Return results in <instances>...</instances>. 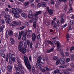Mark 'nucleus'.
<instances>
[{"mask_svg":"<svg viewBox=\"0 0 74 74\" xmlns=\"http://www.w3.org/2000/svg\"><path fill=\"white\" fill-rule=\"evenodd\" d=\"M60 63V60H57L56 61V65H58V64H59V63Z\"/></svg>","mask_w":74,"mask_h":74,"instance_id":"41","label":"nucleus"},{"mask_svg":"<svg viewBox=\"0 0 74 74\" xmlns=\"http://www.w3.org/2000/svg\"><path fill=\"white\" fill-rule=\"evenodd\" d=\"M61 51H60V53H61V55L63 57H64V53H63L62 52V49L61 50Z\"/></svg>","mask_w":74,"mask_h":74,"instance_id":"34","label":"nucleus"},{"mask_svg":"<svg viewBox=\"0 0 74 74\" xmlns=\"http://www.w3.org/2000/svg\"><path fill=\"white\" fill-rule=\"evenodd\" d=\"M9 59H11L12 62H15V55L14 54H11L10 53L8 55Z\"/></svg>","mask_w":74,"mask_h":74,"instance_id":"3","label":"nucleus"},{"mask_svg":"<svg viewBox=\"0 0 74 74\" xmlns=\"http://www.w3.org/2000/svg\"><path fill=\"white\" fill-rule=\"evenodd\" d=\"M64 20L63 18H61V20H60L61 23H64Z\"/></svg>","mask_w":74,"mask_h":74,"instance_id":"33","label":"nucleus"},{"mask_svg":"<svg viewBox=\"0 0 74 74\" xmlns=\"http://www.w3.org/2000/svg\"><path fill=\"white\" fill-rule=\"evenodd\" d=\"M40 63L38 62V63H36V68H38V69H40V68H41L42 65L41 64H40Z\"/></svg>","mask_w":74,"mask_h":74,"instance_id":"12","label":"nucleus"},{"mask_svg":"<svg viewBox=\"0 0 74 74\" xmlns=\"http://www.w3.org/2000/svg\"><path fill=\"white\" fill-rule=\"evenodd\" d=\"M36 22H35L33 24V26L34 27L36 28Z\"/></svg>","mask_w":74,"mask_h":74,"instance_id":"46","label":"nucleus"},{"mask_svg":"<svg viewBox=\"0 0 74 74\" xmlns=\"http://www.w3.org/2000/svg\"><path fill=\"white\" fill-rule=\"evenodd\" d=\"M0 22L2 24H4L5 22L4 20H1Z\"/></svg>","mask_w":74,"mask_h":74,"instance_id":"43","label":"nucleus"},{"mask_svg":"<svg viewBox=\"0 0 74 74\" xmlns=\"http://www.w3.org/2000/svg\"><path fill=\"white\" fill-rule=\"evenodd\" d=\"M45 71H50V69L48 68L47 67H45L44 68Z\"/></svg>","mask_w":74,"mask_h":74,"instance_id":"28","label":"nucleus"},{"mask_svg":"<svg viewBox=\"0 0 74 74\" xmlns=\"http://www.w3.org/2000/svg\"><path fill=\"white\" fill-rule=\"evenodd\" d=\"M0 53L1 54V55H3V54H4V51L2 50H1L0 51Z\"/></svg>","mask_w":74,"mask_h":74,"instance_id":"39","label":"nucleus"},{"mask_svg":"<svg viewBox=\"0 0 74 74\" xmlns=\"http://www.w3.org/2000/svg\"><path fill=\"white\" fill-rule=\"evenodd\" d=\"M71 58L72 60H74V55H71Z\"/></svg>","mask_w":74,"mask_h":74,"instance_id":"38","label":"nucleus"},{"mask_svg":"<svg viewBox=\"0 0 74 74\" xmlns=\"http://www.w3.org/2000/svg\"><path fill=\"white\" fill-rule=\"evenodd\" d=\"M25 26H23L21 27L20 28V29H21V30H22L23 29H24V28H25Z\"/></svg>","mask_w":74,"mask_h":74,"instance_id":"60","label":"nucleus"},{"mask_svg":"<svg viewBox=\"0 0 74 74\" xmlns=\"http://www.w3.org/2000/svg\"><path fill=\"white\" fill-rule=\"evenodd\" d=\"M12 12L13 14H14L16 12H17V10L15 9L14 8H12Z\"/></svg>","mask_w":74,"mask_h":74,"instance_id":"14","label":"nucleus"},{"mask_svg":"<svg viewBox=\"0 0 74 74\" xmlns=\"http://www.w3.org/2000/svg\"><path fill=\"white\" fill-rule=\"evenodd\" d=\"M51 25H53L54 27L56 29V28L58 27V25H57V24L55 23H51Z\"/></svg>","mask_w":74,"mask_h":74,"instance_id":"23","label":"nucleus"},{"mask_svg":"<svg viewBox=\"0 0 74 74\" xmlns=\"http://www.w3.org/2000/svg\"><path fill=\"white\" fill-rule=\"evenodd\" d=\"M18 25V22L16 21H13L12 22L10 25L11 26H16Z\"/></svg>","mask_w":74,"mask_h":74,"instance_id":"9","label":"nucleus"},{"mask_svg":"<svg viewBox=\"0 0 74 74\" xmlns=\"http://www.w3.org/2000/svg\"><path fill=\"white\" fill-rule=\"evenodd\" d=\"M32 41H36V36L35 33H33L32 35Z\"/></svg>","mask_w":74,"mask_h":74,"instance_id":"10","label":"nucleus"},{"mask_svg":"<svg viewBox=\"0 0 74 74\" xmlns=\"http://www.w3.org/2000/svg\"><path fill=\"white\" fill-rule=\"evenodd\" d=\"M29 4V2H26L24 3V6H27Z\"/></svg>","mask_w":74,"mask_h":74,"instance_id":"27","label":"nucleus"},{"mask_svg":"<svg viewBox=\"0 0 74 74\" xmlns=\"http://www.w3.org/2000/svg\"><path fill=\"white\" fill-rule=\"evenodd\" d=\"M14 15L15 18H19V14L17 12L14 14Z\"/></svg>","mask_w":74,"mask_h":74,"instance_id":"21","label":"nucleus"},{"mask_svg":"<svg viewBox=\"0 0 74 74\" xmlns=\"http://www.w3.org/2000/svg\"><path fill=\"white\" fill-rule=\"evenodd\" d=\"M74 21L71 20L70 21V23L71 25H73V23H74Z\"/></svg>","mask_w":74,"mask_h":74,"instance_id":"47","label":"nucleus"},{"mask_svg":"<svg viewBox=\"0 0 74 74\" xmlns=\"http://www.w3.org/2000/svg\"><path fill=\"white\" fill-rule=\"evenodd\" d=\"M42 6V7H46V3L44 2H41Z\"/></svg>","mask_w":74,"mask_h":74,"instance_id":"26","label":"nucleus"},{"mask_svg":"<svg viewBox=\"0 0 74 74\" xmlns=\"http://www.w3.org/2000/svg\"><path fill=\"white\" fill-rule=\"evenodd\" d=\"M5 27V25H2V26L0 27V32H1L3 30V29Z\"/></svg>","mask_w":74,"mask_h":74,"instance_id":"25","label":"nucleus"},{"mask_svg":"<svg viewBox=\"0 0 74 74\" xmlns=\"http://www.w3.org/2000/svg\"><path fill=\"white\" fill-rule=\"evenodd\" d=\"M38 18V17H36L34 19H33V18L32 17H31V21H37L38 19L37 18ZM33 19H34V21H33Z\"/></svg>","mask_w":74,"mask_h":74,"instance_id":"30","label":"nucleus"},{"mask_svg":"<svg viewBox=\"0 0 74 74\" xmlns=\"http://www.w3.org/2000/svg\"><path fill=\"white\" fill-rule=\"evenodd\" d=\"M54 74H59L60 73V71L58 69H57L54 71Z\"/></svg>","mask_w":74,"mask_h":74,"instance_id":"16","label":"nucleus"},{"mask_svg":"<svg viewBox=\"0 0 74 74\" xmlns=\"http://www.w3.org/2000/svg\"><path fill=\"white\" fill-rule=\"evenodd\" d=\"M37 5L38 7H41L42 6L41 2V3H38Z\"/></svg>","mask_w":74,"mask_h":74,"instance_id":"44","label":"nucleus"},{"mask_svg":"<svg viewBox=\"0 0 74 74\" xmlns=\"http://www.w3.org/2000/svg\"><path fill=\"white\" fill-rule=\"evenodd\" d=\"M47 8L50 15H52L53 14V10L49 9V7H47Z\"/></svg>","mask_w":74,"mask_h":74,"instance_id":"8","label":"nucleus"},{"mask_svg":"<svg viewBox=\"0 0 74 74\" xmlns=\"http://www.w3.org/2000/svg\"><path fill=\"white\" fill-rule=\"evenodd\" d=\"M73 0H70L69 2V6L71 7V5L73 4Z\"/></svg>","mask_w":74,"mask_h":74,"instance_id":"24","label":"nucleus"},{"mask_svg":"<svg viewBox=\"0 0 74 74\" xmlns=\"http://www.w3.org/2000/svg\"><path fill=\"white\" fill-rule=\"evenodd\" d=\"M17 61L18 64V67L19 69L20 70L22 71L23 70V68H22V64H21V61L19 59V58L18 57L17 58Z\"/></svg>","mask_w":74,"mask_h":74,"instance_id":"2","label":"nucleus"},{"mask_svg":"<svg viewBox=\"0 0 74 74\" xmlns=\"http://www.w3.org/2000/svg\"><path fill=\"white\" fill-rule=\"evenodd\" d=\"M27 45H29L30 44V41H29V40H27Z\"/></svg>","mask_w":74,"mask_h":74,"instance_id":"55","label":"nucleus"},{"mask_svg":"<svg viewBox=\"0 0 74 74\" xmlns=\"http://www.w3.org/2000/svg\"><path fill=\"white\" fill-rule=\"evenodd\" d=\"M41 62L42 64H44L45 62V58L43 57H39L38 58V63H40Z\"/></svg>","mask_w":74,"mask_h":74,"instance_id":"4","label":"nucleus"},{"mask_svg":"<svg viewBox=\"0 0 74 74\" xmlns=\"http://www.w3.org/2000/svg\"><path fill=\"white\" fill-rule=\"evenodd\" d=\"M4 18L6 22L8 24L10 23V15L9 14H5L4 16Z\"/></svg>","mask_w":74,"mask_h":74,"instance_id":"5","label":"nucleus"},{"mask_svg":"<svg viewBox=\"0 0 74 74\" xmlns=\"http://www.w3.org/2000/svg\"><path fill=\"white\" fill-rule=\"evenodd\" d=\"M26 51H27L26 48L25 47H23L22 49V51L21 50L22 53L23 54L25 53L26 52Z\"/></svg>","mask_w":74,"mask_h":74,"instance_id":"13","label":"nucleus"},{"mask_svg":"<svg viewBox=\"0 0 74 74\" xmlns=\"http://www.w3.org/2000/svg\"><path fill=\"white\" fill-rule=\"evenodd\" d=\"M70 60V59H69V58H67L66 59V61L67 62H69Z\"/></svg>","mask_w":74,"mask_h":74,"instance_id":"57","label":"nucleus"},{"mask_svg":"<svg viewBox=\"0 0 74 74\" xmlns=\"http://www.w3.org/2000/svg\"><path fill=\"white\" fill-rule=\"evenodd\" d=\"M15 70H16V71H19V68H18V67L15 66Z\"/></svg>","mask_w":74,"mask_h":74,"instance_id":"45","label":"nucleus"},{"mask_svg":"<svg viewBox=\"0 0 74 74\" xmlns=\"http://www.w3.org/2000/svg\"><path fill=\"white\" fill-rule=\"evenodd\" d=\"M41 14V11H39L36 12V13L34 14V16H37L38 15Z\"/></svg>","mask_w":74,"mask_h":74,"instance_id":"22","label":"nucleus"},{"mask_svg":"<svg viewBox=\"0 0 74 74\" xmlns=\"http://www.w3.org/2000/svg\"><path fill=\"white\" fill-rule=\"evenodd\" d=\"M8 69L9 71L11 72L12 70V66L11 65H8Z\"/></svg>","mask_w":74,"mask_h":74,"instance_id":"18","label":"nucleus"},{"mask_svg":"<svg viewBox=\"0 0 74 74\" xmlns=\"http://www.w3.org/2000/svg\"><path fill=\"white\" fill-rule=\"evenodd\" d=\"M19 45L20 47H22L23 45V41H21L19 44Z\"/></svg>","mask_w":74,"mask_h":74,"instance_id":"29","label":"nucleus"},{"mask_svg":"<svg viewBox=\"0 0 74 74\" xmlns=\"http://www.w3.org/2000/svg\"><path fill=\"white\" fill-rule=\"evenodd\" d=\"M24 60L27 69H31V66L29 62L28 57L26 56H24Z\"/></svg>","mask_w":74,"mask_h":74,"instance_id":"1","label":"nucleus"},{"mask_svg":"<svg viewBox=\"0 0 74 74\" xmlns=\"http://www.w3.org/2000/svg\"><path fill=\"white\" fill-rule=\"evenodd\" d=\"M72 10L73 9H72V7H71V6L69 9V10L68 12V13H71V12L73 11Z\"/></svg>","mask_w":74,"mask_h":74,"instance_id":"32","label":"nucleus"},{"mask_svg":"<svg viewBox=\"0 0 74 74\" xmlns=\"http://www.w3.org/2000/svg\"><path fill=\"white\" fill-rule=\"evenodd\" d=\"M60 60L61 62V63H60V64L62 65V64H64L65 63V60H64V59L63 58H61L60 59Z\"/></svg>","mask_w":74,"mask_h":74,"instance_id":"11","label":"nucleus"},{"mask_svg":"<svg viewBox=\"0 0 74 74\" xmlns=\"http://www.w3.org/2000/svg\"><path fill=\"white\" fill-rule=\"evenodd\" d=\"M71 66L72 67H74V64L73 63H72L71 64Z\"/></svg>","mask_w":74,"mask_h":74,"instance_id":"62","label":"nucleus"},{"mask_svg":"<svg viewBox=\"0 0 74 74\" xmlns=\"http://www.w3.org/2000/svg\"><path fill=\"white\" fill-rule=\"evenodd\" d=\"M12 34H13L12 31H10V32H9L8 31H7L6 32V37L7 38H8V37H9L10 36H12Z\"/></svg>","mask_w":74,"mask_h":74,"instance_id":"6","label":"nucleus"},{"mask_svg":"<svg viewBox=\"0 0 74 74\" xmlns=\"http://www.w3.org/2000/svg\"><path fill=\"white\" fill-rule=\"evenodd\" d=\"M50 3L51 4H54V3H55V1L53 0H52L51 1Z\"/></svg>","mask_w":74,"mask_h":74,"instance_id":"37","label":"nucleus"},{"mask_svg":"<svg viewBox=\"0 0 74 74\" xmlns=\"http://www.w3.org/2000/svg\"><path fill=\"white\" fill-rule=\"evenodd\" d=\"M24 33H25V31H22L19 33V34L22 36V34H23Z\"/></svg>","mask_w":74,"mask_h":74,"instance_id":"36","label":"nucleus"},{"mask_svg":"<svg viewBox=\"0 0 74 74\" xmlns=\"http://www.w3.org/2000/svg\"><path fill=\"white\" fill-rule=\"evenodd\" d=\"M32 71L33 73L35 72V68L34 67H32Z\"/></svg>","mask_w":74,"mask_h":74,"instance_id":"40","label":"nucleus"},{"mask_svg":"<svg viewBox=\"0 0 74 74\" xmlns=\"http://www.w3.org/2000/svg\"><path fill=\"white\" fill-rule=\"evenodd\" d=\"M29 61L32 62V57L31 56H30L29 57Z\"/></svg>","mask_w":74,"mask_h":74,"instance_id":"61","label":"nucleus"},{"mask_svg":"<svg viewBox=\"0 0 74 74\" xmlns=\"http://www.w3.org/2000/svg\"><path fill=\"white\" fill-rule=\"evenodd\" d=\"M26 35L27 34H24L22 38V40L23 41H25V40H26Z\"/></svg>","mask_w":74,"mask_h":74,"instance_id":"15","label":"nucleus"},{"mask_svg":"<svg viewBox=\"0 0 74 74\" xmlns=\"http://www.w3.org/2000/svg\"><path fill=\"white\" fill-rule=\"evenodd\" d=\"M30 17H31V16L30 15V14H28V18H29L31 19V18H30Z\"/></svg>","mask_w":74,"mask_h":74,"instance_id":"59","label":"nucleus"},{"mask_svg":"<svg viewBox=\"0 0 74 74\" xmlns=\"http://www.w3.org/2000/svg\"><path fill=\"white\" fill-rule=\"evenodd\" d=\"M54 51V48L52 47L50 50H47V53H50V52H52V51Z\"/></svg>","mask_w":74,"mask_h":74,"instance_id":"17","label":"nucleus"},{"mask_svg":"<svg viewBox=\"0 0 74 74\" xmlns=\"http://www.w3.org/2000/svg\"><path fill=\"white\" fill-rule=\"evenodd\" d=\"M42 71L43 72H45V71L44 68V69H42Z\"/></svg>","mask_w":74,"mask_h":74,"instance_id":"63","label":"nucleus"},{"mask_svg":"<svg viewBox=\"0 0 74 74\" xmlns=\"http://www.w3.org/2000/svg\"><path fill=\"white\" fill-rule=\"evenodd\" d=\"M53 41H52V42H51V41H49V43L50 44H51V45H53Z\"/></svg>","mask_w":74,"mask_h":74,"instance_id":"50","label":"nucleus"},{"mask_svg":"<svg viewBox=\"0 0 74 74\" xmlns=\"http://www.w3.org/2000/svg\"><path fill=\"white\" fill-rule=\"evenodd\" d=\"M56 20V18H54V19H53V21L52 22V23H55V20Z\"/></svg>","mask_w":74,"mask_h":74,"instance_id":"53","label":"nucleus"},{"mask_svg":"<svg viewBox=\"0 0 74 74\" xmlns=\"http://www.w3.org/2000/svg\"><path fill=\"white\" fill-rule=\"evenodd\" d=\"M10 41L12 44H14V43L15 42V41H14V40L12 38H10Z\"/></svg>","mask_w":74,"mask_h":74,"instance_id":"31","label":"nucleus"},{"mask_svg":"<svg viewBox=\"0 0 74 74\" xmlns=\"http://www.w3.org/2000/svg\"><path fill=\"white\" fill-rule=\"evenodd\" d=\"M58 59V57L56 56L54 57L53 58V59L54 60H56Z\"/></svg>","mask_w":74,"mask_h":74,"instance_id":"49","label":"nucleus"},{"mask_svg":"<svg viewBox=\"0 0 74 74\" xmlns=\"http://www.w3.org/2000/svg\"><path fill=\"white\" fill-rule=\"evenodd\" d=\"M25 33H26L25 34H27V33H28V34H32V31L29 29H28V30H26L25 31Z\"/></svg>","mask_w":74,"mask_h":74,"instance_id":"19","label":"nucleus"},{"mask_svg":"<svg viewBox=\"0 0 74 74\" xmlns=\"http://www.w3.org/2000/svg\"><path fill=\"white\" fill-rule=\"evenodd\" d=\"M33 1H34V0H29V2L30 3H33Z\"/></svg>","mask_w":74,"mask_h":74,"instance_id":"58","label":"nucleus"},{"mask_svg":"<svg viewBox=\"0 0 74 74\" xmlns=\"http://www.w3.org/2000/svg\"><path fill=\"white\" fill-rule=\"evenodd\" d=\"M21 15L23 17H24V18H27V14H25V13H23L21 14Z\"/></svg>","mask_w":74,"mask_h":74,"instance_id":"20","label":"nucleus"},{"mask_svg":"<svg viewBox=\"0 0 74 74\" xmlns=\"http://www.w3.org/2000/svg\"><path fill=\"white\" fill-rule=\"evenodd\" d=\"M57 51H61V50L62 49H59V48H60V47L61 46V44H60L59 43H58L57 45Z\"/></svg>","mask_w":74,"mask_h":74,"instance_id":"7","label":"nucleus"},{"mask_svg":"<svg viewBox=\"0 0 74 74\" xmlns=\"http://www.w3.org/2000/svg\"><path fill=\"white\" fill-rule=\"evenodd\" d=\"M32 46H33V43L32 42L30 43V47L31 48H32Z\"/></svg>","mask_w":74,"mask_h":74,"instance_id":"54","label":"nucleus"},{"mask_svg":"<svg viewBox=\"0 0 74 74\" xmlns=\"http://www.w3.org/2000/svg\"><path fill=\"white\" fill-rule=\"evenodd\" d=\"M65 55L66 56H69V53L68 52H66L65 54Z\"/></svg>","mask_w":74,"mask_h":74,"instance_id":"42","label":"nucleus"},{"mask_svg":"<svg viewBox=\"0 0 74 74\" xmlns=\"http://www.w3.org/2000/svg\"><path fill=\"white\" fill-rule=\"evenodd\" d=\"M21 36H22V35L20 34H19V35L18 36V40H20L21 39Z\"/></svg>","mask_w":74,"mask_h":74,"instance_id":"52","label":"nucleus"},{"mask_svg":"<svg viewBox=\"0 0 74 74\" xmlns=\"http://www.w3.org/2000/svg\"><path fill=\"white\" fill-rule=\"evenodd\" d=\"M38 43H37L36 44V45L35 46L36 48H38Z\"/></svg>","mask_w":74,"mask_h":74,"instance_id":"51","label":"nucleus"},{"mask_svg":"<svg viewBox=\"0 0 74 74\" xmlns=\"http://www.w3.org/2000/svg\"><path fill=\"white\" fill-rule=\"evenodd\" d=\"M74 46H73L72 47H71V49H70V51L71 52L73 51V50H74Z\"/></svg>","mask_w":74,"mask_h":74,"instance_id":"48","label":"nucleus"},{"mask_svg":"<svg viewBox=\"0 0 74 74\" xmlns=\"http://www.w3.org/2000/svg\"><path fill=\"white\" fill-rule=\"evenodd\" d=\"M29 13L28 14H31L32 12V10H29Z\"/></svg>","mask_w":74,"mask_h":74,"instance_id":"64","label":"nucleus"},{"mask_svg":"<svg viewBox=\"0 0 74 74\" xmlns=\"http://www.w3.org/2000/svg\"><path fill=\"white\" fill-rule=\"evenodd\" d=\"M17 11L19 13H21L22 12V11L20 9L18 8L17 9Z\"/></svg>","mask_w":74,"mask_h":74,"instance_id":"35","label":"nucleus"},{"mask_svg":"<svg viewBox=\"0 0 74 74\" xmlns=\"http://www.w3.org/2000/svg\"><path fill=\"white\" fill-rule=\"evenodd\" d=\"M69 38H70L69 34H68L66 36V38L68 40H69Z\"/></svg>","mask_w":74,"mask_h":74,"instance_id":"56","label":"nucleus"}]
</instances>
